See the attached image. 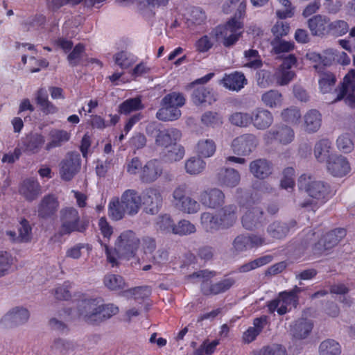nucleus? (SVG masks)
<instances>
[{
    "label": "nucleus",
    "instance_id": "43",
    "mask_svg": "<svg viewBox=\"0 0 355 355\" xmlns=\"http://www.w3.org/2000/svg\"><path fill=\"white\" fill-rule=\"evenodd\" d=\"M318 352L319 355H340L341 346L334 339H326L320 343Z\"/></svg>",
    "mask_w": 355,
    "mask_h": 355
},
{
    "label": "nucleus",
    "instance_id": "26",
    "mask_svg": "<svg viewBox=\"0 0 355 355\" xmlns=\"http://www.w3.org/2000/svg\"><path fill=\"white\" fill-rule=\"evenodd\" d=\"M217 214L222 229L230 228L237 220V207L234 204L227 205L223 207Z\"/></svg>",
    "mask_w": 355,
    "mask_h": 355
},
{
    "label": "nucleus",
    "instance_id": "64",
    "mask_svg": "<svg viewBox=\"0 0 355 355\" xmlns=\"http://www.w3.org/2000/svg\"><path fill=\"white\" fill-rule=\"evenodd\" d=\"M250 248L248 235H238L232 242V249L234 252L240 253Z\"/></svg>",
    "mask_w": 355,
    "mask_h": 355
},
{
    "label": "nucleus",
    "instance_id": "3",
    "mask_svg": "<svg viewBox=\"0 0 355 355\" xmlns=\"http://www.w3.org/2000/svg\"><path fill=\"white\" fill-rule=\"evenodd\" d=\"M241 19L231 18L225 26H218L213 30L211 35L218 41L222 39L225 47L232 46L242 35L243 24Z\"/></svg>",
    "mask_w": 355,
    "mask_h": 355
},
{
    "label": "nucleus",
    "instance_id": "39",
    "mask_svg": "<svg viewBox=\"0 0 355 355\" xmlns=\"http://www.w3.org/2000/svg\"><path fill=\"white\" fill-rule=\"evenodd\" d=\"M331 143L329 139H322L318 141L314 147V156L320 162L327 161L330 157Z\"/></svg>",
    "mask_w": 355,
    "mask_h": 355
},
{
    "label": "nucleus",
    "instance_id": "15",
    "mask_svg": "<svg viewBox=\"0 0 355 355\" xmlns=\"http://www.w3.org/2000/svg\"><path fill=\"white\" fill-rule=\"evenodd\" d=\"M225 196L218 188H211L200 192L199 202L205 207L216 209L225 203Z\"/></svg>",
    "mask_w": 355,
    "mask_h": 355
},
{
    "label": "nucleus",
    "instance_id": "44",
    "mask_svg": "<svg viewBox=\"0 0 355 355\" xmlns=\"http://www.w3.org/2000/svg\"><path fill=\"white\" fill-rule=\"evenodd\" d=\"M200 202H198L195 199L187 196L183 200L178 202H175V206L178 210L185 214H193L200 211Z\"/></svg>",
    "mask_w": 355,
    "mask_h": 355
},
{
    "label": "nucleus",
    "instance_id": "5",
    "mask_svg": "<svg viewBox=\"0 0 355 355\" xmlns=\"http://www.w3.org/2000/svg\"><path fill=\"white\" fill-rule=\"evenodd\" d=\"M146 132L149 137L155 138V144L157 146L164 148L176 144L182 137V133L178 129L171 128L162 130L155 122L148 124Z\"/></svg>",
    "mask_w": 355,
    "mask_h": 355
},
{
    "label": "nucleus",
    "instance_id": "48",
    "mask_svg": "<svg viewBox=\"0 0 355 355\" xmlns=\"http://www.w3.org/2000/svg\"><path fill=\"white\" fill-rule=\"evenodd\" d=\"M244 58L246 62L244 67L251 69H259L263 65V62L258 51L255 49H249L244 51Z\"/></svg>",
    "mask_w": 355,
    "mask_h": 355
},
{
    "label": "nucleus",
    "instance_id": "49",
    "mask_svg": "<svg viewBox=\"0 0 355 355\" xmlns=\"http://www.w3.org/2000/svg\"><path fill=\"white\" fill-rule=\"evenodd\" d=\"M261 101L266 106L275 107L282 104V96L279 91L271 89L262 95Z\"/></svg>",
    "mask_w": 355,
    "mask_h": 355
},
{
    "label": "nucleus",
    "instance_id": "60",
    "mask_svg": "<svg viewBox=\"0 0 355 355\" xmlns=\"http://www.w3.org/2000/svg\"><path fill=\"white\" fill-rule=\"evenodd\" d=\"M158 230L164 232H172L175 224L171 216L167 214L159 216L156 222Z\"/></svg>",
    "mask_w": 355,
    "mask_h": 355
},
{
    "label": "nucleus",
    "instance_id": "33",
    "mask_svg": "<svg viewBox=\"0 0 355 355\" xmlns=\"http://www.w3.org/2000/svg\"><path fill=\"white\" fill-rule=\"evenodd\" d=\"M191 96L192 101L196 105H200L205 103L211 104L213 101H216L212 90L203 85L195 87Z\"/></svg>",
    "mask_w": 355,
    "mask_h": 355
},
{
    "label": "nucleus",
    "instance_id": "42",
    "mask_svg": "<svg viewBox=\"0 0 355 355\" xmlns=\"http://www.w3.org/2000/svg\"><path fill=\"white\" fill-rule=\"evenodd\" d=\"M216 150V143L211 139H201L196 144V152L200 157H210L215 153Z\"/></svg>",
    "mask_w": 355,
    "mask_h": 355
},
{
    "label": "nucleus",
    "instance_id": "9",
    "mask_svg": "<svg viewBox=\"0 0 355 355\" xmlns=\"http://www.w3.org/2000/svg\"><path fill=\"white\" fill-rule=\"evenodd\" d=\"M80 167V154L77 152H69L59 164L60 176L64 181H70L79 172Z\"/></svg>",
    "mask_w": 355,
    "mask_h": 355
},
{
    "label": "nucleus",
    "instance_id": "24",
    "mask_svg": "<svg viewBox=\"0 0 355 355\" xmlns=\"http://www.w3.org/2000/svg\"><path fill=\"white\" fill-rule=\"evenodd\" d=\"M59 202L53 195L45 196L38 205V216L47 219L54 216L58 211Z\"/></svg>",
    "mask_w": 355,
    "mask_h": 355
},
{
    "label": "nucleus",
    "instance_id": "35",
    "mask_svg": "<svg viewBox=\"0 0 355 355\" xmlns=\"http://www.w3.org/2000/svg\"><path fill=\"white\" fill-rule=\"evenodd\" d=\"M70 139V134L63 130H52L49 132V141L46 144L45 149L48 151L53 148L60 147Z\"/></svg>",
    "mask_w": 355,
    "mask_h": 355
},
{
    "label": "nucleus",
    "instance_id": "30",
    "mask_svg": "<svg viewBox=\"0 0 355 355\" xmlns=\"http://www.w3.org/2000/svg\"><path fill=\"white\" fill-rule=\"evenodd\" d=\"M44 137L38 133L28 135L22 141L24 150L28 153L35 154L44 144Z\"/></svg>",
    "mask_w": 355,
    "mask_h": 355
},
{
    "label": "nucleus",
    "instance_id": "45",
    "mask_svg": "<svg viewBox=\"0 0 355 355\" xmlns=\"http://www.w3.org/2000/svg\"><path fill=\"white\" fill-rule=\"evenodd\" d=\"M36 101L44 113L48 114L57 112V107L49 101L48 94L45 89H40L37 91Z\"/></svg>",
    "mask_w": 355,
    "mask_h": 355
},
{
    "label": "nucleus",
    "instance_id": "37",
    "mask_svg": "<svg viewBox=\"0 0 355 355\" xmlns=\"http://www.w3.org/2000/svg\"><path fill=\"white\" fill-rule=\"evenodd\" d=\"M266 323V316L255 318L253 321V327H249L247 331L244 332L243 336V340L248 343L252 342L261 333Z\"/></svg>",
    "mask_w": 355,
    "mask_h": 355
},
{
    "label": "nucleus",
    "instance_id": "31",
    "mask_svg": "<svg viewBox=\"0 0 355 355\" xmlns=\"http://www.w3.org/2000/svg\"><path fill=\"white\" fill-rule=\"evenodd\" d=\"M321 124L322 116L316 110H311L304 116V129L308 133L316 132Z\"/></svg>",
    "mask_w": 355,
    "mask_h": 355
},
{
    "label": "nucleus",
    "instance_id": "6",
    "mask_svg": "<svg viewBox=\"0 0 355 355\" xmlns=\"http://www.w3.org/2000/svg\"><path fill=\"white\" fill-rule=\"evenodd\" d=\"M297 186L300 190L317 200H324L330 193V186L327 182L306 174L299 178Z\"/></svg>",
    "mask_w": 355,
    "mask_h": 355
},
{
    "label": "nucleus",
    "instance_id": "29",
    "mask_svg": "<svg viewBox=\"0 0 355 355\" xmlns=\"http://www.w3.org/2000/svg\"><path fill=\"white\" fill-rule=\"evenodd\" d=\"M313 327V323L311 320L300 318L291 326V334L295 339H304L310 334Z\"/></svg>",
    "mask_w": 355,
    "mask_h": 355
},
{
    "label": "nucleus",
    "instance_id": "47",
    "mask_svg": "<svg viewBox=\"0 0 355 355\" xmlns=\"http://www.w3.org/2000/svg\"><path fill=\"white\" fill-rule=\"evenodd\" d=\"M272 260V256L271 255H265L261 257H259L253 261H251L248 263L243 264L239 266L238 268V272L244 273L254 270L259 267L265 266L269 263H270Z\"/></svg>",
    "mask_w": 355,
    "mask_h": 355
},
{
    "label": "nucleus",
    "instance_id": "16",
    "mask_svg": "<svg viewBox=\"0 0 355 355\" xmlns=\"http://www.w3.org/2000/svg\"><path fill=\"white\" fill-rule=\"evenodd\" d=\"M258 144L257 137L252 134H244L235 138L232 142L234 153L247 155L252 153Z\"/></svg>",
    "mask_w": 355,
    "mask_h": 355
},
{
    "label": "nucleus",
    "instance_id": "56",
    "mask_svg": "<svg viewBox=\"0 0 355 355\" xmlns=\"http://www.w3.org/2000/svg\"><path fill=\"white\" fill-rule=\"evenodd\" d=\"M281 116L284 121L292 124H296L299 122L301 117V113L297 107H291L289 108L284 109L282 112Z\"/></svg>",
    "mask_w": 355,
    "mask_h": 355
},
{
    "label": "nucleus",
    "instance_id": "63",
    "mask_svg": "<svg viewBox=\"0 0 355 355\" xmlns=\"http://www.w3.org/2000/svg\"><path fill=\"white\" fill-rule=\"evenodd\" d=\"M271 45L272 46V51L276 54H280L284 52H289L294 47L293 43L282 40L280 38H275L272 41Z\"/></svg>",
    "mask_w": 355,
    "mask_h": 355
},
{
    "label": "nucleus",
    "instance_id": "50",
    "mask_svg": "<svg viewBox=\"0 0 355 355\" xmlns=\"http://www.w3.org/2000/svg\"><path fill=\"white\" fill-rule=\"evenodd\" d=\"M103 283L110 290L115 291L125 288L123 278L118 275L107 274L104 277Z\"/></svg>",
    "mask_w": 355,
    "mask_h": 355
},
{
    "label": "nucleus",
    "instance_id": "46",
    "mask_svg": "<svg viewBox=\"0 0 355 355\" xmlns=\"http://www.w3.org/2000/svg\"><path fill=\"white\" fill-rule=\"evenodd\" d=\"M144 108L141 101L139 98H132L125 100L120 104L119 112L128 115L132 112H136Z\"/></svg>",
    "mask_w": 355,
    "mask_h": 355
},
{
    "label": "nucleus",
    "instance_id": "62",
    "mask_svg": "<svg viewBox=\"0 0 355 355\" xmlns=\"http://www.w3.org/2000/svg\"><path fill=\"white\" fill-rule=\"evenodd\" d=\"M31 227L28 221L26 219H23L20 222L19 227L18 228V241L19 242H28L31 239Z\"/></svg>",
    "mask_w": 355,
    "mask_h": 355
},
{
    "label": "nucleus",
    "instance_id": "7",
    "mask_svg": "<svg viewBox=\"0 0 355 355\" xmlns=\"http://www.w3.org/2000/svg\"><path fill=\"white\" fill-rule=\"evenodd\" d=\"M139 245L140 240L135 232L132 230H125L117 237L114 250L119 257L130 259L135 257Z\"/></svg>",
    "mask_w": 355,
    "mask_h": 355
},
{
    "label": "nucleus",
    "instance_id": "18",
    "mask_svg": "<svg viewBox=\"0 0 355 355\" xmlns=\"http://www.w3.org/2000/svg\"><path fill=\"white\" fill-rule=\"evenodd\" d=\"M163 168L161 162L156 159L148 161L141 168L139 178L144 183L155 182L162 174Z\"/></svg>",
    "mask_w": 355,
    "mask_h": 355
},
{
    "label": "nucleus",
    "instance_id": "53",
    "mask_svg": "<svg viewBox=\"0 0 355 355\" xmlns=\"http://www.w3.org/2000/svg\"><path fill=\"white\" fill-rule=\"evenodd\" d=\"M118 312L119 308L113 304H103L101 300L98 324L110 318L112 316L117 314Z\"/></svg>",
    "mask_w": 355,
    "mask_h": 355
},
{
    "label": "nucleus",
    "instance_id": "21",
    "mask_svg": "<svg viewBox=\"0 0 355 355\" xmlns=\"http://www.w3.org/2000/svg\"><path fill=\"white\" fill-rule=\"evenodd\" d=\"M347 158L342 155H334L327 160V170L335 177H343L350 171Z\"/></svg>",
    "mask_w": 355,
    "mask_h": 355
},
{
    "label": "nucleus",
    "instance_id": "54",
    "mask_svg": "<svg viewBox=\"0 0 355 355\" xmlns=\"http://www.w3.org/2000/svg\"><path fill=\"white\" fill-rule=\"evenodd\" d=\"M195 225L187 220H181L174 225L173 233L179 235H188L196 232Z\"/></svg>",
    "mask_w": 355,
    "mask_h": 355
},
{
    "label": "nucleus",
    "instance_id": "23",
    "mask_svg": "<svg viewBox=\"0 0 355 355\" xmlns=\"http://www.w3.org/2000/svg\"><path fill=\"white\" fill-rule=\"evenodd\" d=\"M296 222L291 220L288 223L275 220L268 225L266 229L268 234L274 239H283L289 233L290 230L295 227Z\"/></svg>",
    "mask_w": 355,
    "mask_h": 355
},
{
    "label": "nucleus",
    "instance_id": "8",
    "mask_svg": "<svg viewBox=\"0 0 355 355\" xmlns=\"http://www.w3.org/2000/svg\"><path fill=\"white\" fill-rule=\"evenodd\" d=\"M241 207H246L247 209L241 216V220L243 227L248 231H253L262 227L265 223V213L259 206H250L249 202H245L242 198L239 200Z\"/></svg>",
    "mask_w": 355,
    "mask_h": 355
},
{
    "label": "nucleus",
    "instance_id": "13",
    "mask_svg": "<svg viewBox=\"0 0 355 355\" xmlns=\"http://www.w3.org/2000/svg\"><path fill=\"white\" fill-rule=\"evenodd\" d=\"M298 300V296H295L288 291L282 292L279 293L277 299L269 302L268 305V311L271 313L277 311L279 315H284L288 311V306L292 305L296 308Z\"/></svg>",
    "mask_w": 355,
    "mask_h": 355
},
{
    "label": "nucleus",
    "instance_id": "28",
    "mask_svg": "<svg viewBox=\"0 0 355 355\" xmlns=\"http://www.w3.org/2000/svg\"><path fill=\"white\" fill-rule=\"evenodd\" d=\"M313 68L320 76L319 86L320 91L324 94L329 92L336 82L335 75L329 71H326L319 64H315Z\"/></svg>",
    "mask_w": 355,
    "mask_h": 355
},
{
    "label": "nucleus",
    "instance_id": "11",
    "mask_svg": "<svg viewBox=\"0 0 355 355\" xmlns=\"http://www.w3.org/2000/svg\"><path fill=\"white\" fill-rule=\"evenodd\" d=\"M141 198L146 213L155 215L159 211L163 203L159 189L154 187L147 188L142 192Z\"/></svg>",
    "mask_w": 355,
    "mask_h": 355
},
{
    "label": "nucleus",
    "instance_id": "52",
    "mask_svg": "<svg viewBox=\"0 0 355 355\" xmlns=\"http://www.w3.org/2000/svg\"><path fill=\"white\" fill-rule=\"evenodd\" d=\"M201 122L207 127H216L222 125L223 118L216 112L207 111L201 116Z\"/></svg>",
    "mask_w": 355,
    "mask_h": 355
},
{
    "label": "nucleus",
    "instance_id": "27",
    "mask_svg": "<svg viewBox=\"0 0 355 355\" xmlns=\"http://www.w3.org/2000/svg\"><path fill=\"white\" fill-rule=\"evenodd\" d=\"M19 192L26 200L31 202L41 194V187L37 180L26 179L21 184Z\"/></svg>",
    "mask_w": 355,
    "mask_h": 355
},
{
    "label": "nucleus",
    "instance_id": "58",
    "mask_svg": "<svg viewBox=\"0 0 355 355\" xmlns=\"http://www.w3.org/2000/svg\"><path fill=\"white\" fill-rule=\"evenodd\" d=\"M295 73L292 70L278 68L275 73L277 83L280 85H288L295 77Z\"/></svg>",
    "mask_w": 355,
    "mask_h": 355
},
{
    "label": "nucleus",
    "instance_id": "55",
    "mask_svg": "<svg viewBox=\"0 0 355 355\" xmlns=\"http://www.w3.org/2000/svg\"><path fill=\"white\" fill-rule=\"evenodd\" d=\"M162 103H166V105L180 109V107L184 105L185 98L181 93L172 92L166 95L162 98Z\"/></svg>",
    "mask_w": 355,
    "mask_h": 355
},
{
    "label": "nucleus",
    "instance_id": "22",
    "mask_svg": "<svg viewBox=\"0 0 355 355\" xmlns=\"http://www.w3.org/2000/svg\"><path fill=\"white\" fill-rule=\"evenodd\" d=\"M250 123L257 130L268 129L273 123V115L268 110L258 108L251 113Z\"/></svg>",
    "mask_w": 355,
    "mask_h": 355
},
{
    "label": "nucleus",
    "instance_id": "2",
    "mask_svg": "<svg viewBox=\"0 0 355 355\" xmlns=\"http://www.w3.org/2000/svg\"><path fill=\"white\" fill-rule=\"evenodd\" d=\"M215 275L214 272L207 270L194 272L187 276L189 279H199L202 280L201 291L205 295H216L230 290L236 283L233 277H225L218 282L209 284L207 281Z\"/></svg>",
    "mask_w": 355,
    "mask_h": 355
},
{
    "label": "nucleus",
    "instance_id": "57",
    "mask_svg": "<svg viewBox=\"0 0 355 355\" xmlns=\"http://www.w3.org/2000/svg\"><path fill=\"white\" fill-rule=\"evenodd\" d=\"M251 114L235 112L230 116L232 124L239 127H247L250 124Z\"/></svg>",
    "mask_w": 355,
    "mask_h": 355
},
{
    "label": "nucleus",
    "instance_id": "51",
    "mask_svg": "<svg viewBox=\"0 0 355 355\" xmlns=\"http://www.w3.org/2000/svg\"><path fill=\"white\" fill-rule=\"evenodd\" d=\"M14 263V257L6 251H0V278L8 275Z\"/></svg>",
    "mask_w": 355,
    "mask_h": 355
},
{
    "label": "nucleus",
    "instance_id": "1",
    "mask_svg": "<svg viewBox=\"0 0 355 355\" xmlns=\"http://www.w3.org/2000/svg\"><path fill=\"white\" fill-rule=\"evenodd\" d=\"M141 205V198L135 189H127L121 198H113L109 204V216L119 220L127 214L130 216L136 215Z\"/></svg>",
    "mask_w": 355,
    "mask_h": 355
},
{
    "label": "nucleus",
    "instance_id": "36",
    "mask_svg": "<svg viewBox=\"0 0 355 355\" xmlns=\"http://www.w3.org/2000/svg\"><path fill=\"white\" fill-rule=\"evenodd\" d=\"M224 13L229 14L236 9L232 18L243 19L245 15L246 0H227L222 7Z\"/></svg>",
    "mask_w": 355,
    "mask_h": 355
},
{
    "label": "nucleus",
    "instance_id": "41",
    "mask_svg": "<svg viewBox=\"0 0 355 355\" xmlns=\"http://www.w3.org/2000/svg\"><path fill=\"white\" fill-rule=\"evenodd\" d=\"M205 168L206 162L200 156L191 157L184 163L186 173L191 175L201 173Z\"/></svg>",
    "mask_w": 355,
    "mask_h": 355
},
{
    "label": "nucleus",
    "instance_id": "12",
    "mask_svg": "<svg viewBox=\"0 0 355 355\" xmlns=\"http://www.w3.org/2000/svg\"><path fill=\"white\" fill-rule=\"evenodd\" d=\"M30 313L26 308L16 306L11 309L0 320L3 328H12L26 323L29 319Z\"/></svg>",
    "mask_w": 355,
    "mask_h": 355
},
{
    "label": "nucleus",
    "instance_id": "38",
    "mask_svg": "<svg viewBox=\"0 0 355 355\" xmlns=\"http://www.w3.org/2000/svg\"><path fill=\"white\" fill-rule=\"evenodd\" d=\"M161 108L158 110L156 117L163 121H172L178 119L181 116L180 109L161 103Z\"/></svg>",
    "mask_w": 355,
    "mask_h": 355
},
{
    "label": "nucleus",
    "instance_id": "32",
    "mask_svg": "<svg viewBox=\"0 0 355 355\" xmlns=\"http://www.w3.org/2000/svg\"><path fill=\"white\" fill-rule=\"evenodd\" d=\"M218 180L226 187H234L239 183L241 177L234 168H221L218 173Z\"/></svg>",
    "mask_w": 355,
    "mask_h": 355
},
{
    "label": "nucleus",
    "instance_id": "40",
    "mask_svg": "<svg viewBox=\"0 0 355 355\" xmlns=\"http://www.w3.org/2000/svg\"><path fill=\"white\" fill-rule=\"evenodd\" d=\"M200 221L203 228L208 232H214L222 229L218 214L214 215L209 212H203L200 216Z\"/></svg>",
    "mask_w": 355,
    "mask_h": 355
},
{
    "label": "nucleus",
    "instance_id": "25",
    "mask_svg": "<svg viewBox=\"0 0 355 355\" xmlns=\"http://www.w3.org/2000/svg\"><path fill=\"white\" fill-rule=\"evenodd\" d=\"M272 164L264 158L254 159L249 164L250 172L259 180L268 178L272 173Z\"/></svg>",
    "mask_w": 355,
    "mask_h": 355
},
{
    "label": "nucleus",
    "instance_id": "34",
    "mask_svg": "<svg viewBox=\"0 0 355 355\" xmlns=\"http://www.w3.org/2000/svg\"><path fill=\"white\" fill-rule=\"evenodd\" d=\"M222 83L226 88L230 90L239 91L247 84V79L243 73L235 72L225 76L223 78Z\"/></svg>",
    "mask_w": 355,
    "mask_h": 355
},
{
    "label": "nucleus",
    "instance_id": "61",
    "mask_svg": "<svg viewBox=\"0 0 355 355\" xmlns=\"http://www.w3.org/2000/svg\"><path fill=\"white\" fill-rule=\"evenodd\" d=\"M172 148L165 155L167 161L173 162L181 160L184 156L185 150L183 146L180 145H172Z\"/></svg>",
    "mask_w": 355,
    "mask_h": 355
},
{
    "label": "nucleus",
    "instance_id": "10",
    "mask_svg": "<svg viewBox=\"0 0 355 355\" xmlns=\"http://www.w3.org/2000/svg\"><path fill=\"white\" fill-rule=\"evenodd\" d=\"M100 299L87 298L78 302L77 309L80 317L86 322L98 324Z\"/></svg>",
    "mask_w": 355,
    "mask_h": 355
},
{
    "label": "nucleus",
    "instance_id": "59",
    "mask_svg": "<svg viewBox=\"0 0 355 355\" xmlns=\"http://www.w3.org/2000/svg\"><path fill=\"white\" fill-rule=\"evenodd\" d=\"M218 41L215 37L211 35V33L207 35L200 37L196 43V47L198 51L205 53L208 51L214 45V42Z\"/></svg>",
    "mask_w": 355,
    "mask_h": 355
},
{
    "label": "nucleus",
    "instance_id": "14",
    "mask_svg": "<svg viewBox=\"0 0 355 355\" xmlns=\"http://www.w3.org/2000/svg\"><path fill=\"white\" fill-rule=\"evenodd\" d=\"M294 136V131L291 127L281 124L274 126L269 131L266 132L264 134L263 138L267 143L275 140L279 144L286 145L293 140Z\"/></svg>",
    "mask_w": 355,
    "mask_h": 355
},
{
    "label": "nucleus",
    "instance_id": "17",
    "mask_svg": "<svg viewBox=\"0 0 355 355\" xmlns=\"http://www.w3.org/2000/svg\"><path fill=\"white\" fill-rule=\"evenodd\" d=\"M346 236V230L343 228L335 229L327 233L315 244L314 250L319 253L331 249Z\"/></svg>",
    "mask_w": 355,
    "mask_h": 355
},
{
    "label": "nucleus",
    "instance_id": "20",
    "mask_svg": "<svg viewBox=\"0 0 355 355\" xmlns=\"http://www.w3.org/2000/svg\"><path fill=\"white\" fill-rule=\"evenodd\" d=\"M342 99L351 108H355V80L351 79L349 76L344 78L335 101Z\"/></svg>",
    "mask_w": 355,
    "mask_h": 355
},
{
    "label": "nucleus",
    "instance_id": "19",
    "mask_svg": "<svg viewBox=\"0 0 355 355\" xmlns=\"http://www.w3.org/2000/svg\"><path fill=\"white\" fill-rule=\"evenodd\" d=\"M330 19L322 15H316L307 21V26L313 36L322 37L329 34Z\"/></svg>",
    "mask_w": 355,
    "mask_h": 355
},
{
    "label": "nucleus",
    "instance_id": "4",
    "mask_svg": "<svg viewBox=\"0 0 355 355\" xmlns=\"http://www.w3.org/2000/svg\"><path fill=\"white\" fill-rule=\"evenodd\" d=\"M60 236L69 235L73 232H83L87 223L80 220L78 210L73 207H65L60 211Z\"/></svg>",
    "mask_w": 355,
    "mask_h": 355
}]
</instances>
